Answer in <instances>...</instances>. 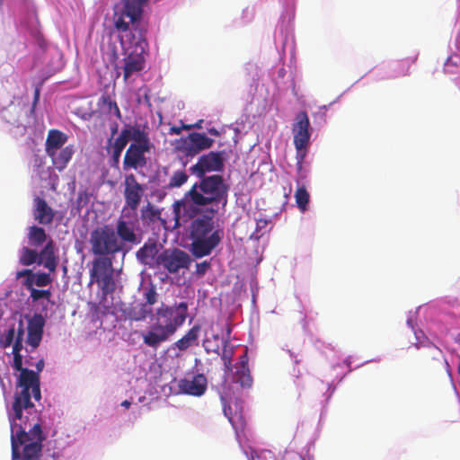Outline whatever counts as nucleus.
Returning a JSON list of instances; mask_svg holds the SVG:
<instances>
[{
  "mask_svg": "<svg viewBox=\"0 0 460 460\" xmlns=\"http://www.w3.org/2000/svg\"><path fill=\"white\" fill-rule=\"evenodd\" d=\"M454 341L456 343H457L458 345H460V333H457L455 338H454Z\"/></svg>",
  "mask_w": 460,
  "mask_h": 460,
  "instance_id": "774afa93",
  "label": "nucleus"
},
{
  "mask_svg": "<svg viewBox=\"0 0 460 460\" xmlns=\"http://www.w3.org/2000/svg\"><path fill=\"white\" fill-rule=\"evenodd\" d=\"M92 195L86 190H80L77 194L76 200L73 206V209H76L78 213H81L83 208L88 206L91 201Z\"/></svg>",
  "mask_w": 460,
  "mask_h": 460,
  "instance_id": "ea45409f",
  "label": "nucleus"
},
{
  "mask_svg": "<svg viewBox=\"0 0 460 460\" xmlns=\"http://www.w3.org/2000/svg\"><path fill=\"white\" fill-rule=\"evenodd\" d=\"M119 243H122L123 257L131 250L132 245L139 244L142 241V230L137 219L119 218L114 229Z\"/></svg>",
  "mask_w": 460,
  "mask_h": 460,
  "instance_id": "f8f14e48",
  "label": "nucleus"
},
{
  "mask_svg": "<svg viewBox=\"0 0 460 460\" xmlns=\"http://www.w3.org/2000/svg\"><path fill=\"white\" fill-rule=\"evenodd\" d=\"M19 261L23 266L39 265L38 250L35 247L33 249L23 246L19 251Z\"/></svg>",
  "mask_w": 460,
  "mask_h": 460,
  "instance_id": "f704fd0d",
  "label": "nucleus"
},
{
  "mask_svg": "<svg viewBox=\"0 0 460 460\" xmlns=\"http://www.w3.org/2000/svg\"><path fill=\"white\" fill-rule=\"evenodd\" d=\"M26 289L30 292L32 306L47 314L51 303L50 298L52 293L50 289H39L32 287L26 288Z\"/></svg>",
  "mask_w": 460,
  "mask_h": 460,
  "instance_id": "a878e982",
  "label": "nucleus"
},
{
  "mask_svg": "<svg viewBox=\"0 0 460 460\" xmlns=\"http://www.w3.org/2000/svg\"><path fill=\"white\" fill-rule=\"evenodd\" d=\"M126 139L129 146L123 158V170H138L146 166V155L150 154L155 146L149 137V127L138 122L125 123Z\"/></svg>",
  "mask_w": 460,
  "mask_h": 460,
  "instance_id": "423d86ee",
  "label": "nucleus"
},
{
  "mask_svg": "<svg viewBox=\"0 0 460 460\" xmlns=\"http://www.w3.org/2000/svg\"><path fill=\"white\" fill-rule=\"evenodd\" d=\"M254 17V9L252 7H245L243 9L240 20L236 22L238 26H244L249 24Z\"/></svg>",
  "mask_w": 460,
  "mask_h": 460,
  "instance_id": "a19ab883",
  "label": "nucleus"
},
{
  "mask_svg": "<svg viewBox=\"0 0 460 460\" xmlns=\"http://www.w3.org/2000/svg\"><path fill=\"white\" fill-rule=\"evenodd\" d=\"M210 268V261H203L201 262L196 263V275L198 277H203Z\"/></svg>",
  "mask_w": 460,
  "mask_h": 460,
  "instance_id": "a18cd8bd",
  "label": "nucleus"
},
{
  "mask_svg": "<svg viewBox=\"0 0 460 460\" xmlns=\"http://www.w3.org/2000/svg\"><path fill=\"white\" fill-rule=\"evenodd\" d=\"M182 128H185L183 126L182 127L172 126L170 128V134L171 135H180L181 133Z\"/></svg>",
  "mask_w": 460,
  "mask_h": 460,
  "instance_id": "864d4df0",
  "label": "nucleus"
},
{
  "mask_svg": "<svg viewBox=\"0 0 460 460\" xmlns=\"http://www.w3.org/2000/svg\"><path fill=\"white\" fill-rule=\"evenodd\" d=\"M97 105L106 114H113L117 119H121L122 115L116 102L110 95L103 93L98 100Z\"/></svg>",
  "mask_w": 460,
  "mask_h": 460,
  "instance_id": "473e14b6",
  "label": "nucleus"
},
{
  "mask_svg": "<svg viewBox=\"0 0 460 460\" xmlns=\"http://www.w3.org/2000/svg\"><path fill=\"white\" fill-rule=\"evenodd\" d=\"M292 131L294 134V144L311 145L313 128L309 117L305 111H299L296 116Z\"/></svg>",
  "mask_w": 460,
  "mask_h": 460,
  "instance_id": "f3484780",
  "label": "nucleus"
},
{
  "mask_svg": "<svg viewBox=\"0 0 460 460\" xmlns=\"http://www.w3.org/2000/svg\"><path fill=\"white\" fill-rule=\"evenodd\" d=\"M192 262L190 256L179 248L164 249L161 252L159 267H164L170 274L181 270H188Z\"/></svg>",
  "mask_w": 460,
  "mask_h": 460,
  "instance_id": "ddd939ff",
  "label": "nucleus"
},
{
  "mask_svg": "<svg viewBox=\"0 0 460 460\" xmlns=\"http://www.w3.org/2000/svg\"><path fill=\"white\" fill-rule=\"evenodd\" d=\"M33 217L40 225H49L53 222L55 211L48 202L40 197L34 198Z\"/></svg>",
  "mask_w": 460,
  "mask_h": 460,
  "instance_id": "b1692460",
  "label": "nucleus"
},
{
  "mask_svg": "<svg viewBox=\"0 0 460 460\" xmlns=\"http://www.w3.org/2000/svg\"><path fill=\"white\" fill-rule=\"evenodd\" d=\"M229 344L228 340H224V337H221L219 334H213L211 337H206L203 341V347L207 353H215L217 355H221L222 358L225 360L226 347Z\"/></svg>",
  "mask_w": 460,
  "mask_h": 460,
  "instance_id": "cd10ccee",
  "label": "nucleus"
},
{
  "mask_svg": "<svg viewBox=\"0 0 460 460\" xmlns=\"http://www.w3.org/2000/svg\"><path fill=\"white\" fill-rule=\"evenodd\" d=\"M278 75H279V77H284L285 75H286V70L283 67L279 69Z\"/></svg>",
  "mask_w": 460,
  "mask_h": 460,
  "instance_id": "338daca9",
  "label": "nucleus"
},
{
  "mask_svg": "<svg viewBox=\"0 0 460 460\" xmlns=\"http://www.w3.org/2000/svg\"><path fill=\"white\" fill-rule=\"evenodd\" d=\"M148 0H123V8L119 16H123L128 23L147 25L144 19V6Z\"/></svg>",
  "mask_w": 460,
  "mask_h": 460,
  "instance_id": "aec40b11",
  "label": "nucleus"
},
{
  "mask_svg": "<svg viewBox=\"0 0 460 460\" xmlns=\"http://www.w3.org/2000/svg\"><path fill=\"white\" fill-rule=\"evenodd\" d=\"M92 252L96 258L113 256L116 253L123 254L122 243H119V239L113 228L104 226L97 227L92 231L90 236Z\"/></svg>",
  "mask_w": 460,
  "mask_h": 460,
  "instance_id": "1a4fd4ad",
  "label": "nucleus"
},
{
  "mask_svg": "<svg viewBox=\"0 0 460 460\" xmlns=\"http://www.w3.org/2000/svg\"><path fill=\"white\" fill-rule=\"evenodd\" d=\"M341 96H338L333 102H332L330 104L328 105H323L320 107L321 110H323V111H327L329 107H331L332 104L336 103L339 100H340Z\"/></svg>",
  "mask_w": 460,
  "mask_h": 460,
  "instance_id": "4d7b16f0",
  "label": "nucleus"
},
{
  "mask_svg": "<svg viewBox=\"0 0 460 460\" xmlns=\"http://www.w3.org/2000/svg\"><path fill=\"white\" fill-rule=\"evenodd\" d=\"M228 155L226 150L208 151L199 156L196 164L189 171L197 178L208 177V173L222 174L225 171Z\"/></svg>",
  "mask_w": 460,
  "mask_h": 460,
  "instance_id": "9d476101",
  "label": "nucleus"
},
{
  "mask_svg": "<svg viewBox=\"0 0 460 460\" xmlns=\"http://www.w3.org/2000/svg\"><path fill=\"white\" fill-rule=\"evenodd\" d=\"M444 71L447 74L457 75L460 73V56L453 54L444 63Z\"/></svg>",
  "mask_w": 460,
  "mask_h": 460,
  "instance_id": "4c0bfd02",
  "label": "nucleus"
},
{
  "mask_svg": "<svg viewBox=\"0 0 460 460\" xmlns=\"http://www.w3.org/2000/svg\"><path fill=\"white\" fill-rule=\"evenodd\" d=\"M164 246L155 238H148L136 252L137 260L149 268L159 267L161 252Z\"/></svg>",
  "mask_w": 460,
  "mask_h": 460,
  "instance_id": "4468645a",
  "label": "nucleus"
},
{
  "mask_svg": "<svg viewBox=\"0 0 460 460\" xmlns=\"http://www.w3.org/2000/svg\"><path fill=\"white\" fill-rule=\"evenodd\" d=\"M185 194L186 211L208 213L211 216L225 214L228 204L230 184L222 174H209L198 178Z\"/></svg>",
  "mask_w": 460,
  "mask_h": 460,
  "instance_id": "7ed1b4c3",
  "label": "nucleus"
},
{
  "mask_svg": "<svg viewBox=\"0 0 460 460\" xmlns=\"http://www.w3.org/2000/svg\"><path fill=\"white\" fill-rule=\"evenodd\" d=\"M120 405L124 407L125 409H128L131 405V402L129 400H124Z\"/></svg>",
  "mask_w": 460,
  "mask_h": 460,
  "instance_id": "680f3d73",
  "label": "nucleus"
},
{
  "mask_svg": "<svg viewBox=\"0 0 460 460\" xmlns=\"http://www.w3.org/2000/svg\"><path fill=\"white\" fill-rule=\"evenodd\" d=\"M123 314L130 321L142 322L146 318L153 321L147 331L143 332L142 338L147 347L156 349L169 341L184 323L188 315V304L185 301L172 305L162 303L154 312L143 302H135L123 309Z\"/></svg>",
  "mask_w": 460,
  "mask_h": 460,
  "instance_id": "f03ea898",
  "label": "nucleus"
},
{
  "mask_svg": "<svg viewBox=\"0 0 460 460\" xmlns=\"http://www.w3.org/2000/svg\"><path fill=\"white\" fill-rule=\"evenodd\" d=\"M23 365H25L24 367H27L28 368H29V367H32L33 366L32 357H26L23 359Z\"/></svg>",
  "mask_w": 460,
  "mask_h": 460,
  "instance_id": "6e6d98bb",
  "label": "nucleus"
},
{
  "mask_svg": "<svg viewBox=\"0 0 460 460\" xmlns=\"http://www.w3.org/2000/svg\"><path fill=\"white\" fill-rule=\"evenodd\" d=\"M12 367L16 377V391L11 406L6 404L11 430L13 460H36L48 431L43 429L34 411L32 398L41 400L40 376L23 367V356L13 357Z\"/></svg>",
  "mask_w": 460,
  "mask_h": 460,
  "instance_id": "f257e3e1",
  "label": "nucleus"
},
{
  "mask_svg": "<svg viewBox=\"0 0 460 460\" xmlns=\"http://www.w3.org/2000/svg\"><path fill=\"white\" fill-rule=\"evenodd\" d=\"M142 296L145 299L143 305H145L147 308H152V305L157 302L158 298L156 286L150 282L146 287L143 288Z\"/></svg>",
  "mask_w": 460,
  "mask_h": 460,
  "instance_id": "e433bc0d",
  "label": "nucleus"
},
{
  "mask_svg": "<svg viewBox=\"0 0 460 460\" xmlns=\"http://www.w3.org/2000/svg\"><path fill=\"white\" fill-rule=\"evenodd\" d=\"M215 140L205 132H190L186 137H181L174 141V148L181 156L180 157L183 166L195 156L213 147Z\"/></svg>",
  "mask_w": 460,
  "mask_h": 460,
  "instance_id": "6e6552de",
  "label": "nucleus"
},
{
  "mask_svg": "<svg viewBox=\"0 0 460 460\" xmlns=\"http://www.w3.org/2000/svg\"><path fill=\"white\" fill-rule=\"evenodd\" d=\"M43 334L27 332V344L31 347L32 349L39 347Z\"/></svg>",
  "mask_w": 460,
  "mask_h": 460,
  "instance_id": "37998d69",
  "label": "nucleus"
},
{
  "mask_svg": "<svg viewBox=\"0 0 460 460\" xmlns=\"http://www.w3.org/2000/svg\"><path fill=\"white\" fill-rule=\"evenodd\" d=\"M204 122H205L204 119H199L194 124H184L183 127L186 129H190V128L202 129L204 128L203 127Z\"/></svg>",
  "mask_w": 460,
  "mask_h": 460,
  "instance_id": "09e8293b",
  "label": "nucleus"
},
{
  "mask_svg": "<svg viewBox=\"0 0 460 460\" xmlns=\"http://www.w3.org/2000/svg\"><path fill=\"white\" fill-rule=\"evenodd\" d=\"M45 439L42 441L44 442ZM41 448H43V443H41ZM42 449H40V453L37 456L36 460H40ZM58 457H63V452L62 451H54L50 456L49 458L47 460H58Z\"/></svg>",
  "mask_w": 460,
  "mask_h": 460,
  "instance_id": "de8ad7c7",
  "label": "nucleus"
},
{
  "mask_svg": "<svg viewBox=\"0 0 460 460\" xmlns=\"http://www.w3.org/2000/svg\"><path fill=\"white\" fill-rule=\"evenodd\" d=\"M90 283L98 288L99 303L108 307L113 301L117 288L111 258H94L90 269Z\"/></svg>",
  "mask_w": 460,
  "mask_h": 460,
  "instance_id": "0eeeda50",
  "label": "nucleus"
},
{
  "mask_svg": "<svg viewBox=\"0 0 460 460\" xmlns=\"http://www.w3.org/2000/svg\"><path fill=\"white\" fill-rule=\"evenodd\" d=\"M231 332H232V327L227 324L226 325V337L224 338V340H228L229 341V338H230V335H231Z\"/></svg>",
  "mask_w": 460,
  "mask_h": 460,
  "instance_id": "052dcab7",
  "label": "nucleus"
},
{
  "mask_svg": "<svg viewBox=\"0 0 460 460\" xmlns=\"http://www.w3.org/2000/svg\"><path fill=\"white\" fill-rule=\"evenodd\" d=\"M124 184L125 201L131 209H137L143 197L144 187L137 182L133 173L126 175Z\"/></svg>",
  "mask_w": 460,
  "mask_h": 460,
  "instance_id": "6ab92c4d",
  "label": "nucleus"
},
{
  "mask_svg": "<svg viewBox=\"0 0 460 460\" xmlns=\"http://www.w3.org/2000/svg\"><path fill=\"white\" fill-rule=\"evenodd\" d=\"M25 331L43 334L46 316L41 313H35L32 316H24Z\"/></svg>",
  "mask_w": 460,
  "mask_h": 460,
  "instance_id": "2f4dec72",
  "label": "nucleus"
},
{
  "mask_svg": "<svg viewBox=\"0 0 460 460\" xmlns=\"http://www.w3.org/2000/svg\"><path fill=\"white\" fill-rule=\"evenodd\" d=\"M21 27L28 32L35 45L42 50L46 49L47 42L39 29V21L33 5H27V13L21 20Z\"/></svg>",
  "mask_w": 460,
  "mask_h": 460,
  "instance_id": "2eb2a0df",
  "label": "nucleus"
},
{
  "mask_svg": "<svg viewBox=\"0 0 460 460\" xmlns=\"http://www.w3.org/2000/svg\"><path fill=\"white\" fill-rule=\"evenodd\" d=\"M334 391H335V387L332 386V385H328V390H327V392H328L327 400H329L331 398V396L334 393Z\"/></svg>",
  "mask_w": 460,
  "mask_h": 460,
  "instance_id": "bf43d9fd",
  "label": "nucleus"
},
{
  "mask_svg": "<svg viewBox=\"0 0 460 460\" xmlns=\"http://www.w3.org/2000/svg\"><path fill=\"white\" fill-rule=\"evenodd\" d=\"M227 394H220V399L223 404V412L224 415L228 419L232 427L235 430L236 439L239 443V446L243 451V453L246 456L248 460H274V454L272 451L268 449H255L252 447H246L243 445L240 438V432L238 430L239 427L236 424L234 418H238L241 421V426L243 425V416L241 413L237 414L235 412L234 416L232 413V407L226 401Z\"/></svg>",
  "mask_w": 460,
  "mask_h": 460,
  "instance_id": "9b49d317",
  "label": "nucleus"
},
{
  "mask_svg": "<svg viewBox=\"0 0 460 460\" xmlns=\"http://www.w3.org/2000/svg\"><path fill=\"white\" fill-rule=\"evenodd\" d=\"M40 91L39 88H36L34 91V95H33L32 110L34 109V107L36 106L38 102L40 101Z\"/></svg>",
  "mask_w": 460,
  "mask_h": 460,
  "instance_id": "603ef678",
  "label": "nucleus"
},
{
  "mask_svg": "<svg viewBox=\"0 0 460 460\" xmlns=\"http://www.w3.org/2000/svg\"><path fill=\"white\" fill-rule=\"evenodd\" d=\"M205 129L208 134L213 137H220L223 134V130H219L214 126H212L211 121L206 123Z\"/></svg>",
  "mask_w": 460,
  "mask_h": 460,
  "instance_id": "49530a36",
  "label": "nucleus"
},
{
  "mask_svg": "<svg viewBox=\"0 0 460 460\" xmlns=\"http://www.w3.org/2000/svg\"><path fill=\"white\" fill-rule=\"evenodd\" d=\"M351 358H352V357H351V356H349V357H347V358L344 359V361H343V364H344L345 366H347V367H348V368H349V370H348V372H349H349H351V371L353 370V368L351 367V363H352Z\"/></svg>",
  "mask_w": 460,
  "mask_h": 460,
  "instance_id": "5fc2aeb1",
  "label": "nucleus"
},
{
  "mask_svg": "<svg viewBox=\"0 0 460 460\" xmlns=\"http://www.w3.org/2000/svg\"><path fill=\"white\" fill-rule=\"evenodd\" d=\"M296 154V165H302L304 164V162L308 154V148L310 145H301L294 144Z\"/></svg>",
  "mask_w": 460,
  "mask_h": 460,
  "instance_id": "79ce46f5",
  "label": "nucleus"
},
{
  "mask_svg": "<svg viewBox=\"0 0 460 460\" xmlns=\"http://www.w3.org/2000/svg\"><path fill=\"white\" fill-rule=\"evenodd\" d=\"M68 137L64 132L58 129H50L48 133L45 150L47 155L56 150L63 148L66 143Z\"/></svg>",
  "mask_w": 460,
  "mask_h": 460,
  "instance_id": "c756f323",
  "label": "nucleus"
},
{
  "mask_svg": "<svg viewBox=\"0 0 460 460\" xmlns=\"http://www.w3.org/2000/svg\"><path fill=\"white\" fill-rule=\"evenodd\" d=\"M444 361H445L447 372L448 373L449 376H451V370H450L449 363H448V361H447V359L446 358H444Z\"/></svg>",
  "mask_w": 460,
  "mask_h": 460,
  "instance_id": "69168bd1",
  "label": "nucleus"
},
{
  "mask_svg": "<svg viewBox=\"0 0 460 460\" xmlns=\"http://www.w3.org/2000/svg\"><path fill=\"white\" fill-rule=\"evenodd\" d=\"M291 86H292V93H293V95H294L296 99H299L298 93H297V91H296V84H295V82H294V81H292Z\"/></svg>",
  "mask_w": 460,
  "mask_h": 460,
  "instance_id": "13d9d810",
  "label": "nucleus"
},
{
  "mask_svg": "<svg viewBox=\"0 0 460 460\" xmlns=\"http://www.w3.org/2000/svg\"><path fill=\"white\" fill-rule=\"evenodd\" d=\"M68 186V190H70L71 192H75V181L73 180L72 181L68 182L67 184Z\"/></svg>",
  "mask_w": 460,
  "mask_h": 460,
  "instance_id": "e2e57ef3",
  "label": "nucleus"
},
{
  "mask_svg": "<svg viewBox=\"0 0 460 460\" xmlns=\"http://www.w3.org/2000/svg\"><path fill=\"white\" fill-rule=\"evenodd\" d=\"M200 331V325L194 324L180 340H178L173 344V347L180 351H185L189 348L197 345Z\"/></svg>",
  "mask_w": 460,
  "mask_h": 460,
  "instance_id": "c85d7f7f",
  "label": "nucleus"
},
{
  "mask_svg": "<svg viewBox=\"0 0 460 460\" xmlns=\"http://www.w3.org/2000/svg\"><path fill=\"white\" fill-rule=\"evenodd\" d=\"M110 129H111V137H112V140H114L116 138L115 136L119 132V124L117 122L111 123Z\"/></svg>",
  "mask_w": 460,
  "mask_h": 460,
  "instance_id": "3c124183",
  "label": "nucleus"
},
{
  "mask_svg": "<svg viewBox=\"0 0 460 460\" xmlns=\"http://www.w3.org/2000/svg\"><path fill=\"white\" fill-rule=\"evenodd\" d=\"M75 150L74 146L68 145L61 149L48 154L51 158L54 167L58 171H64L71 161Z\"/></svg>",
  "mask_w": 460,
  "mask_h": 460,
  "instance_id": "bb28decb",
  "label": "nucleus"
},
{
  "mask_svg": "<svg viewBox=\"0 0 460 460\" xmlns=\"http://www.w3.org/2000/svg\"><path fill=\"white\" fill-rule=\"evenodd\" d=\"M127 145L128 139H126V130L124 126L114 140H112V137H109L107 139L106 151L110 155L108 164L111 168L116 170L119 169L121 154Z\"/></svg>",
  "mask_w": 460,
  "mask_h": 460,
  "instance_id": "a211bd4d",
  "label": "nucleus"
},
{
  "mask_svg": "<svg viewBox=\"0 0 460 460\" xmlns=\"http://www.w3.org/2000/svg\"><path fill=\"white\" fill-rule=\"evenodd\" d=\"M27 239L30 246L41 247L47 243L48 234L43 227L32 225L28 227Z\"/></svg>",
  "mask_w": 460,
  "mask_h": 460,
  "instance_id": "7c9ffc66",
  "label": "nucleus"
},
{
  "mask_svg": "<svg viewBox=\"0 0 460 460\" xmlns=\"http://www.w3.org/2000/svg\"><path fill=\"white\" fill-rule=\"evenodd\" d=\"M188 179L189 176L185 171L178 170L174 172L172 177L170 178V181L167 187L169 189L180 188L188 181Z\"/></svg>",
  "mask_w": 460,
  "mask_h": 460,
  "instance_id": "58836bf2",
  "label": "nucleus"
},
{
  "mask_svg": "<svg viewBox=\"0 0 460 460\" xmlns=\"http://www.w3.org/2000/svg\"><path fill=\"white\" fill-rule=\"evenodd\" d=\"M208 388V380L204 374H195L178 381L179 393L195 397L202 396Z\"/></svg>",
  "mask_w": 460,
  "mask_h": 460,
  "instance_id": "dca6fc26",
  "label": "nucleus"
},
{
  "mask_svg": "<svg viewBox=\"0 0 460 460\" xmlns=\"http://www.w3.org/2000/svg\"><path fill=\"white\" fill-rule=\"evenodd\" d=\"M44 366H45V361H44V358H41L40 359H39L36 362V364H35L36 370H33V372H37V374L40 376V373L42 372Z\"/></svg>",
  "mask_w": 460,
  "mask_h": 460,
  "instance_id": "8fccbe9b",
  "label": "nucleus"
},
{
  "mask_svg": "<svg viewBox=\"0 0 460 460\" xmlns=\"http://www.w3.org/2000/svg\"><path fill=\"white\" fill-rule=\"evenodd\" d=\"M114 25L119 32L118 37L124 56L122 59L124 79L128 80L144 67V56L148 50L147 25L128 23L123 16H118Z\"/></svg>",
  "mask_w": 460,
  "mask_h": 460,
  "instance_id": "20e7f679",
  "label": "nucleus"
},
{
  "mask_svg": "<svg viewBox=\"0 0 460 460\" xmlns=\"http://www.w3.org/2000/svg\"><path fill=\"white\" fill-rule=\"evenodd\" d=\"M308 170L304 167V165H296V185H305V180L308 177Z\"/></svg>",
  "mask_w": 460,
  "mask_h": 460,
  "instance_id": "c03bdc74",
  "label": "nucleus"
},
{
  "mask_svg": "<svg viewBox=\"0 0 460 460\" xmlns=\"http://www.w3.org/2000/svg\"><path fill=\"white\" fill-rule=\"evenodd\" d=\"M412 315V313L409 312L406 321L408 327L411 329L415 336L416 342L412 343V345L418 349L420 348H433L437 351L438 356L442 355V350L429 340L425 332L421 329L416 328L413 323Z\"/></svg>",
  "mask_w": 460,
  "mask_h": 460,
  "instance_id": "393cba45",
  "label": "nucleus"
},
{
  "mask_svg": "<svg viewBox=\"0 0 460 460\" xmlns=\"http://www.w3.org/2000/svg\"><path fill=\"white\" fill-rule=\"evenodd\" d=\"M234 368V381L243 389L251 388L253 384V379L249 368V355L247 349H244L243 353L239 355Z\"/></svg>",
  "mask_w": 460,
  "mask_h": 460,
  "instance_id": "412c9836",
  "label": "nucleus"
},
{
  "mask_svg": "<svg viewBox=\"0 0 460 460\" xmlns=\"http://www.w3.org/2000/svg\"><path fill=\"white\" fill-rule=\"evenodd\" d=\"M187 213L190 218L189 226L190 253L197 259L210 255L222 243L225 235L224 228L217 224V216L191 211Z\"/></svg>",
  "mask_w": 460,
  "mask_h": 460,
  "instance_id": "39448f33",
  "label": "nucleus"
},
{
  "mask_svg": "<svg viewBox=\"0 0 460 460\" xmlns=\"http://www.w3.org/2000/svg\"><path fill=\"white\" fill-rule=\"evenodd\" d=\"M39 266H43L49 272H55L58 265V256L56 254V246L52 240L48 241L38 251Z\"/></svg>",
  "mask_w": 460,
  "mask_h": 460,
  "instance_id": "4be33fe9",
  "label": "nucleus"
},
{
  "mask_svg": "<svg viewBox=\"0 0 460 460\" xmlns=\"http://www.w3.org/2000/svg\"><path fill=\"white\" fill-rule=\"evenodd\" d=\"M266 224H267V220H259L257 222L256 230H259L261 226H265Z\"/></svg>",
  "mask_w": 460,
  "mask_h": 460,
  "instance_id": "0e129e2a",
  "label": "nucleus"
},
{
  "mask_svg": "<svg viewBox=\"0 0 460 460\" xmlns=\"http://www.w3.org/2000/svg\"><path fill=\"white\" fill-rule=\"evenodd\" d=\"M51 272H32L31 270H22L16 272V278L21 279L25 277L24 286L25 288L32 287H45L51 283L52 279L50 277Z\"/></svg>",
  "mask_w": 460,
  "mask_h": 460,
  "instance_id": "5701e85b",
  "label": "nucleus"
},
{
  "mask_svg": "<svg viewBox=\"0 0 460 460\" xmlns=\"http://www.w3.org/2000/svg\"><path fill=\"white\" fill-rule=\"evenodd\" d=\"M140 213V218L144 226H150L162 220L161 210L150 202H147V205L141 208Z\"/></svg>",
  "mask_w": 460,
  "mask_h": 460,
  "instance_id": "72a5a7b5",
  "label": "nucleus"
},
{
  "mask_svg": "<svg viewBox=\"0 0 460 460\" xmlns=\"http://www.w3.org/2000/svg\"><path fill=\"white\" fill-rule=\"evenodd\" d=\"M295 199L296 206L302 213H305L308 209L310 201V195L306 190L305 185H299L295 192Z\"/></svg>",
  "mask_w": 460,
  "mask_h": 460,
  "instance_id": "c9c22d12",
  "label": "nucleus"
}]
</instances>
